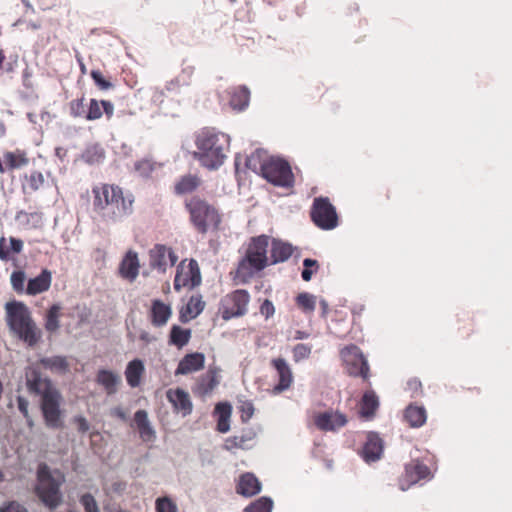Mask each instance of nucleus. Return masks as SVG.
<instances>
[{
    "mask_svg": "<svg viewBox=\"0 0 512 512\" xmlns=\"http://www.w3.org/2000/svg\"><path fill=\"white\" fill-rule=\"evenodd\" d=\"M76 422L78 423V430L82 433H85L89 430V423L84 417L76 418Z\"/></svg>",
    "mask_w": 512,
    "mask_h": 512,
    "instance_id": "0e129e2a",
    "label": "nucleus"
},
{
    "mask_svg": "<svg viewBox=\"0 0 512 512\" xmlns=\"http://www.w3.org/2000/svg\"><path fill=\"white\" fill-rule=\"evenodd\" d=\"M191 338V330L173 325L169 334V343L178 347H184Z\"/></svg>",
    "mask_w": 512,
    "mask_h": 512,
    "instance_id": "72a5a7b5",
    "label": "nucleus"
},
{
    "mask_svg": "<svg viewBox=\"0 0 512 512\" xmlns=\"http://www.w3.org/2000/svg\"><path fill=\"white\" fill-rule=\"evenodd\" d=\"M263 177L270 183L291 187L294 183V176L288 162L281 159H270L261 166Z\"/></svg>",
    "mask_w": 512,
    "mask_h": 512,
    "instance_id": "f8f14e48",
    "label": "nucleus"
},
{
    "mask_svg": "<svg viewBox=\"0 0 512 512\" xmlns=\"http://www.w3.org/2000/svg\"><path fill=\"white\" fill-rule=\"evenodd\" d=\"M91 77L94 81V83L102 90H108L112 87V83L108 80H106L102 73L98 70H93L91 72Z\"/></svg>",
    "mask_w": 512,
    "mask_h": 512,
    "instance_id": "3c124183",
    "label": "nucleus"
},
{
    "mask_svg": "<svg viewBox=\"0 0 512 512\" xmlns=\"http://www.w3.org/2000/svg\"><path fill=\"white\" fill-rule=\"evenodd\" d=\"M82 158L88 164L99 163L104 159V150L98 144L89 146L82 154Z\"/></svg>",
    "mask_w": 512,
    "mask_h": 512,
    "instance_id": "4c0bfd02",
    "label": "nucleus"
},
{
    "mask_svg": "<svg viewBox=\"0 0 512 512\" xmlns=\"http://www.w3.org/2000/svg\"><path fill=\"white\" fill-rule=\"evenodd\" d=\"M404 418L411 427L418 428L425 424L427 412L423 406L410 404L405 409Z\"/></svg>",
    "mask_w": 512,
    "mask_h": 512,
    "instance_id": "7c9ffc66",
    "label": "nucleus"
},
{
    "mask_svg": "<svg viewBox=\"0 0 512 512\" xmlns=\"http://www.w3.org/2000/svg\"><path fill=\"white\" fill-rule=\"evenodd\" d=\"M80 503L83 506L85 512H100L96 499L90 493H84L80 497Z\"/></svg>",
    "mask_w": 512,
    "mask_h": 512,
    "instance_id": "de8ad7c7",
    "label": "nucleus"
},
{
    "mask_svg": "<svg viewBox=\"0 0 512 512\" xmlns=\"http://www.w3.org/2000/svg\"><path fill=\"white\" fill-rule=\"evenodd\" d=\"M151 319L152 323L156 326H160V299H154L151 307Z\"/></svg>",
    "mask_w": 512,
    "mask_h": 512,
    "instance_id": "6e6d98bb",
    "label": "nucleus"
},
{
    "mask_svg": "<svg viewBox=\"0 0 512 512\" xmlns=\"http://www.w3.org/2000/svg\"><path fill=\"white\" fill-rule=\"evenodd\" d=\"M10 248L6 247L5 237L0 238V259L2 261H8L10 258L9 253L19 254L23 250L24 243L21 239L10 237L9 238Z\"/></svg>",
    "mask_w": 512,
    "mask_h": 512,
    "instance_id": "f704fd0d",
    "label": "nucleus"
},
{
    "mask_svg": "<svg viewBox=\"0 0 512 512\" xmlns=\"http://www.w3.org/2000/svg\"><path fill=\"white\" fill-rule=\"evenodd\" d=\"M36 478V495L49 510H55L63 501L61 486L65 482L64 474L58 469L52 470L46 463H40Z\"/></svg>",
    "mask_w": 512,
    "mask_h": 512,
    "instance_id": "423d86ee",
    "label": "nucleus"
},
{
    "mask_svg": "<svg viewBox=\"0 0 512 512\" xmlns=\"http://www.w3.org/2000/svg\"><path fill=\"white\" fill-rule=\"evenodd\" d=\"M273 502L267 497H261L248 505L244 512H271Z\"/></svg>",
    "mask_w": 512,
    "mask_h": 512,
    "instance_id": "a19ab883",
    "label": "nucleus"
},
{
    "mask_svg": "<svg viewBox=\"0 0 512 512\" xmlns=\"http://www.w3.org/2000/svg\"><path fill=\"white\" fill-rule=\"evenodd\" d=\"M101 104L103 106L104 112L108 117H111L113 115L114 106L111 102L102 100Z\"/></svg>",
    "mask_w": 512,
    "mask_h": 512,
    "instance_id": "69168bd1",
    "label": "nucleus"
},
{
    "mask_svg": "<svg viewBox=\"0 0 512 512\" xmlns=\"http://www.w3.org/2000/svg\"><path fill=\"white\" fill-rule=\"evenodd\" d=\"M29 217H31L32 219H34V218L39 219L38 213L28 214L27 212L21 210L16 214V220H21L22 218H26L27 222H29Z\"/></svg>",
    "mask_w": 512,
    "mask_h": 512,
    "instance_id": "338daca9",
    "label": "nucleus"
},
{
    "mask_svg": "<svg viewBox=\"0 0 512 512\" xmlns=\"http://www.w3.org/2000/svg\"><path fill=\"white\" fill-rule=\"evenodd\" d=\"M0 512H29L27 507L17 500L5 501L0 506Z\"/></svg>",
    "mask_w": 512,
    "mask_h": 512,
    "instance_id": "09e8293b",
    "label": "nucleus"
},
{
    "mask_svg": "<svg viewBox=\"0 0 512 512\" xmlns=\"http://www.w3.org/2000/svg\"><path fill=\"white\" fill-rule=\"evenodd\" d=\"M383 452L382 439L376 433H369L362 450V457L366 462H374L380 459Z\"/></svg>",
    "mask_w": 512,
    "mask_h": 512,
    "instance_id": "aec40b11",
    "label": "nucleus"
},
{
    "mask_svg": "<svg viewBox=\"0 0 512 512\" xmlns=\"http://www.w3.org/2000/svg\"><path fill=\"white\" fill-rule=\"evenodd\" d=\"M379 408V399L373 390L364 392L360 401V415L366 419H372Z\"/></svg>",
    "mask_w": 512,
    "mask_h": 512,
    "instance_id": "bb28decb",
    "label": "nucleus"
},
{
    "mask_svg": "<svg viewBox=\"0 0 512 512\" xmlns=\"http://www.w3.org/2000/svg\"><path fill=\"white\" fill-rule=\"evenodd\" d=\"M171 315V309L168 305L162 303V324H164Z\"/></svg>",
    "mask_w": 512,
    "mask_h": 512,
    "instance_id": "774afa93",
    "label": "nucleus"
},
{
    "mask_svg": "<svg viewBox=\"0 0 512 512\" xmlns=\"http://www.w3.org/2000/svg\"><path fill=\"white\" fill-rule=\"evenodd\" d=\"M25 383L29 393L40 397L39 408L48 429L59 430L65 426V411L61 408L63 396L52 380L44 377L37 366L25 370Z\"/></svg>",
    "mask_w": 512,
    "mask_h": 512,
    "instance_id": "f257e3e1",
    "label": "nucleus"
},
{
    "mask_svg": "<svg viewBox=\"0 0 512 512\" xmlns=\"http://www.w3.org/2000/svg\"><path fill=\"white\" fill-rule=\"evenodd\" d=\"M200 185V179L195 175L183 176L175 185L178 194L191 193Z\"/></svg>",
    "mask_w": 512,
    "mask_h": 512,
    "instance_id": "c9c22d12",
    "label": "nucleus"
},
{
    "mask_svg": "<svg viewBox=\"0 0 512 512\" xmlns=\"http://www.w3.org/2000/svg\"><path fill=\"white\" fill-rule=\"evenodd\" d=\"M292 254L293 247L291 244L277 239L272 240L270 264L287 261Z\"/></svg>",
    "mask_w": 512,
    "mask_h": 512,
    "instance_id": "cd10ccee",
    "label": "nucleus"
},
{
    "mask_svg": "<svg viewBox=\"0 0 512 512\" xmlns=\"http://www.w3.org/2000/svg\"><path fill=\"white\" fill-rule=\"evenodd\" d=\"M112 415L116 416L117 418H119L122 421H127L128 420L127 412L124 409H122L121 407H115L112 410Z\"/></svg>",
    "mask_w": 512,
    "mask_h": 512,
    "instance_id": "e2e57ef3",
    "label": "nucleus"
},
{
    "mask_svg": "<svg viewBox=\"0 0 512 512\" xmlns=\"http://www.w3.org/2000/svg\"><path fill=\"white\" fill-rule=\"evenodd\" d=\"M205 356L195 352L185 355L179 362L176 374L186 375L201 370L204 367Z\"/></svg>",
    "mask_w": 512,
    "mask_h": 512,
    "instance_id": "412c9836",
    "label": "nucleus"
},
{
    "mask_svg": "<svg viewBox=\"0 0 512 512\" xmlns=\"http://www.w3.org/2000/svg\"><path fill=\"white\" fill-rule=\"evenodd\" d=\"M6 318L9 329L29 347H34L41 339L42 332L36 326L28 307L18 301L6 303Z\"/></svg>",
    "mask_w": 512,
    "mask_h": 512,
    "instance_id": "20e7f679",
    "label": "nucleus"
},
{
    "mask_svg": "<svg viewBox=\"0 0 512 512\" xmlns=\"http://www.w3.org/2000/svg\"><path fill=\"white\" fill-rule=\"evenodd\" d=\"M44 182L43 175L40 172H32L29 177V185L33 190H37Z\"/></svg>",
    "mask_w": 512,
    "mask_h": 512,
    "instance_id": "13d9d810",
    "label": "nucleus"
},
{
    "mask_svg": "<svg viewBox=\"0 0 512 512\" xmlns=\"http://www.w3.org/2000/svg\"><path fill=\"white\" fill-rule=\"evenodd\" d=\"M96 381L102 385L108 395H113L117 391V386L121 384V376L111 370L100 369L97 373Z\"/></svg>",
    "mask_w": 512,
    "mask_h": 512,
    "instance_id": "a878e982",
    "label": "nucleus"
},
{
    "mask_svg": "<svg viewBox=\"0 0 512 512\" xmlns=\"http://www.w3.org/2000/svg\"><path fill=\"white\" fill-rule=\"evenodd\" d=\"M240 412V419L243 423H247L254 415V405L250 400L240 401L238 406Z\"/></svg>",
    "mask_w": 512,
    "mask_h": 512,
    "instance_id": "c03bdc74",
    "label": "nucleus"
},
{
    "mask_svg": "<svg viewBox=\"0 0 512 512\" xmlns=\"http://www.w3.org/2000/svg\"><path fill=\"white\" fill-rule=\"evenodd\" d=\"M271 366L276 370L278 383L273 387V394H280L288 390L294 381L291 367L284 358H273L270 362Z\"/></svg>",
    "mask_w": 512,
    "mask_h": 512,
    "instance_id": "2eb2a0df",
    "label": "nucleus"
},
{
    "mask_svg": "<svg viewBox=\"0 0 512 512\" xmlns=\"http://www.w3.org/2000/svg\"><path fill=\"white\" fill-rule=\"evenodd\" d=\"M256 437V431L251 427H247L242 429L239 435L226 438L223 447L227 451L236 449L247 450L253 447Z\"/></svg>",
    "mask_w": 512,
    "mask_h": 512,
    "instance_id": "f3484780",
    "label": "nucleus"
},
{
    "mask_svg": "<svg viewBox=\"0 0 512 512\" xmlns=\"http://www.w3.org/2000/svg\"><path fill=\"white\" fill-rule=\"evenodd\" d=\"M205 301L200 294L192 295L186 304H184L179 311V320L182 323H187L195 319L202 313L205 308Z\"/></svg>",
    "mask_w": 512,
    "mask_h": 512,
    "instance_id": "6ab92c4d",
    "label": "nucleus"
},
{
    "mask_svg": "<svg viewBox=\"0 0 512 512\" xmlns=\"http://www.w3.org/2000/svg\"><path fill=\"white\" fill-rule=\"evenodd\" d=\"M156 163L151 159L144 158L135 163V170L139 173L140 176L147 178L150 176L151 172L155 169Z\"/></svg>",
    "mask_w": 512,
    "mask_h": 512,
    "instance_id": "37998d69",
    "label": "nucleus"
},
{
    "mask_svg": "<svg viewBox=\"0 0 512 512\" xmlns=\"http://www.w3.org/2000/svg\"><path fill=\"white\" fill-rule=\"evenodd\" d=\"M94 210L106 221L117 222L133 211L134 197L119 186L104 184L93 189Z\"/></svg>",
    "mask_w": 512,
    "mask_h": 512,
    "instance_id": "f03ea898",
    "label": "nucleus"
},
{
    "mask_svg": "<svg viewBox=\"0 0 512 512\" xmlns=\"http://www.w3.org/2000/svg\"><path fill=\"white\" fill-rule=\"evenodd\" d=\"M268 246L269 237L267 235L253 237L250 240L244 257L237 265L236 280L240 283H247L256 273L270 264L267 256Z\"/></svg>",
    "mask_w": 512,
    "mask_h": 512,
    "instance_id": "39448f33",
    "label": "nucleus"
},
{
    "mask_svg": "<svg viewBox=\"0 0 512 512\" xmlns=\"http://www.w3.org/2000/svg\"><path fill=\"white\" fill-rule=\"evenodd\" d=\"M214 413L217 415V431L226 433L230 430V418L232 414V406L228 402L217 403L214 408Z\"/></svg>",
    "mask_w": 512,
    "mask_h": 512,
    "instance_id": "c756f323",
    "label": "nucleus"
},
{
    "mask_svg": "<svg viewBox=\"0 0 512 512\" xmlns=\"http://www.w3.org/2000/svg\"><path fill=\"white\" fill-rule=\"evenodd\" d=\"M312 351V347L308 344H297L294 346L292 353L293 359L295 362H299L301 360L307 359Z\"/></svg>",
    "mask_w": 512,
    "mask_h": 512,
    "instance_id": "a18cd8bd",
    "label": "nucleus"
},
{
    "mask_svg": "<svg viewBox=\"0 0 512 512\" xmlns=\"http://www.w3.org/2000/svg\"><path fill=\"white\" fill-rule=\"evenodd\" d=\"M340 356L350 376L361 377L367 381L370 377V368L360 348L354 344L341 349Z\"/></svg>",
    "mask_w": 512,
    "mask_h": 512,
    "instance_id": "9b49d317",
    "label": "nucleus"
},
{
    "mask_svg": "<svg viewBox=\"0 0 512 512\" xmlns=\"http://www.w3.org/2000/svg\"><path fill=\"white\" fill-rule=\"evenodd\" d=\"M150 264L154 268H160V244H155L150 250Z\"/></svg>",
    "mask_w": 512,
    "mask_h": 512,
    "instance_id": "4d7b16f0",
    "label": "nucleus"
},
{
    "mask_svg": "<svg viewBox=\"0 0 512 512\" xmlns=\"http://www.w3.org/2000/svg\"><path fill=\"white\" fill-rule=\"evenodd\" d=\"M185 207L192 226L199 234L205 235L220 229L222 215L214 205L205 199L193 196L186 201Z\"/></svg>",
    "mask_w": 512,
    "mask_h": 512,
    "instance_id": "0eeeda50",
    "label": "nucleus"
},
{
    "mask_svg": "<svg viewBox=\"0 0 512 512\" xmlns=\"http://www.w3.org/2000/svg\"><path fill=\"white\" fill-rule=\"evenodd\" d=\"M119 272L123 278L130 282L137 278L139 273V260L136 252L129 250L126 253L120 263Z\"/></svg>",
    "mask_w": 512,
    "mask_h": 512,
    "instance_id": "4be33fe9",
    "label": "nucleus"
},
{
    "mask_svg": "<svg viewBox=\"0 0 512 512\" xmlns=\"http://www.w3.org/2000/svg\"><path fill=\"white\" fill-rule=\"evenodd\" d=\"M430 475V469L419 460H412L405 466V472L400 479V488L404 491Z\"/></svg>",
    "mask_w": 512,
    "mask_h": 512,
    "instance_id": "4468645a",
    "label": "nucleus"
},
{
    "mask_svg": "<svg viewBox=\"0 0 512 512\" xmlns=\"http://www.w3.org/2000/svg\"><path fill=\"white\" fill-rule=\"evenodd\" d=\"M260 313L266 319L271 318L275 313L274 304L269 299H265L260 306Z\"/></svg>",
    "mask_w": 512,
    "mask_h": 512,
    "instance_id": "5fc2aeb1",
    "label": "nucleus"
},
{
    "mask_svg": "<svg viewBox=\"0 0 512 512\" xmlns=\"http://www.w3.org/2000/svg\"><path fill=\"white\" fill-rule=\"evenodd\" d=\"M250 294L245 289H236L223 296L219 303L221 318L228 321L232 318L244 316L248 311Z\"/></svg>",
    "mask_w": 512,
    "mask_h": 512,
    "instance_id": "6e6552de",
    "label": "nucleus"
},
{
    "mask_svg": "<svg viewBox=\"0 0 512 512\" xmlns=\"http://www.w3.org/2000/svg\"><path fill=\"white\" fill-rule=\"evenodd\" d=\"M102 116V111L100 109L99 103L95 99L90 100V105L85 115L87 120H96Z\"/></svg>",
    "mask_w": 512,
    "mask_h": 512,
    "instance_id": "603ef678",
    "label": "nucleus"
},
{
    "mask_svg": "<svg viewBox=\"0 0 512 512\" xmlns=\"http://www.w3.org/2000/svg\"><path fill=\"white\" fill-rule=\"evenodd\" d=\"M166 253L171 263V266L175 265L176 262L178 261V256L176 255V253L172 249H167L166 247L162 246V258L165 256Z\"/></svg>",
    "mask_w": 512,
    "mask_h": 512,
    "instance_id": "680f3d73",
    "label": "nucleus"
},
{
    "mask_svg": "<svg viewBox=\"0 0 512 512\" xmlns=\"http://www.w3.org/2000/svg\"><path fill=\"white\" fill-rule=\"evenodd\" d=\"M51 280V272L47 269L42 270L38 276L28 280L26 293L28 295H36L48 290L51 285Z\"/></svg>",
    "mask_w": 512,
    "mask_h": 512,
    "instance_id": "393cba45",
    "label": "nucleus"
},
{
    "mask_svg": "<svg viewBox=\"0 0 512 512\" xmlns=\"http://www.w3.org/2000/svg\"><path fill=\"white\" fill-rule=\"evenodd\" d=\"M195 145L197 151L194 157L208 169H216L221 166L226 157L225 150L228 138L214 129L204 128L196 134Z\"/></svg>",
    "mask_w": 512,
    "mask_h": 512,
    "instance_id": "7ed1b4c3",
    "label": "nucleus"
},
{
    "mask_svg": "<svg viewBox=\"0 0 512 512\" xmlns=\"http://www.w3.org/2000/svg\"><path fill=\"white\" fill-rule=\"evenodd\" d=\"M167 399L177 413L187 416L192 412V402L188 392L183 389H169L166 392Z\"/></svg>",
    "mask_w": 512,
    "mask_h": 512,
    "instance_id": "a211bd4d",
    "label": "nucleus"
},
{
    "mask_svg": "<svg viewBox=\"0 0 512 512\" xmlns=\"http://www.w3.org/2000/svg\"><path fill=\"white\" fill-rule=\"evenodd\" d=\"M311 220L322 230H332L338 226L336 208L328 197H316L310 211Z\"/></svg>",
    "mask_w": 512,
    "mask_h": 512,
    "instance_id": "1a4fd4ad",
    "label": "nucleus"
},
{
    "mask_svg": "<svg viewBox=\"0 0 512 512\" xmlns=\"http://www.w3.org/2000/svg\"><path fill=\"white\" fill-rule=\"evenodd\" d=\"M134 422L138 429L140 438L144 442L154 441L156 439V431L151 426L148 414L145 410H138L134 415Z\"/></svg>",
    "mask_w": 512,
    "mask_h": 512,
    "instance_id": "b1692460",
    "label": "nucleus"
},
{
    "mask_svg": "<svg viewBox=\"0 0 512 512\" xmlns=\"http://www.w3.org/2000/svg\"><path fill=\"white\" fill-rule=\"evenodd\" d=\"M316 298L314 295L303 292L296 297V304L306 313H311L315 310Z\"/></svg>",
    "mask_w": 512,
    "mask_h": 512,
    "instance_id": "ea45409f",
    "label": "nucleus"
},
{
    "mask_svg": "<svg viewBox=\"0 0 512 512\" xmlns=\"http://www.w3.org/2000/svg\"><path fill=\"white\" fill-rule=\"evenodd\" d=\"M304 269L301 273L304 281H310L314 272L319 268L318 262L314 259L306 258L303 261Z\"/></svg>",
    "mask_w": 512,
    "mask_h": 512,
    "instance_id": "49530a36",
    "label": "nucleus"
},
{
    "mask_svg": "<svg viewBox=\"0 0 512 512\" xmlns=\"http://www.w3.org/2000/svg\"><path fill=\"white\" fill-rule=\"evenodd\" d=\"M162 512H177V506L168 497H162Z\"/></svg>",
    "mask_w": 512,
    "mask_h": 512,
    "instance_id": "052dcab7",
    "label": "nucleus"
},
{
    "mask_svg": "<svg viewBox=\"0 0 512 512\" xmlns=\"http://www.w3.org/2000/svg\"><path fill=\"white\" fill-rule=\"evenodd\" d=\"M4 161L9 169H19L28 164V159L23 153L7 152L4 154Z\"/></svg>",
    "mask_w": 512,
    "mask_h": 512,
    "instance_id": "58836bf2",
    "label": "nucleus"
},
{
    "mask_svg": "<svg viewBox=\"0 0 512 512\" xmlns=\"http://www.w3.org/2000/svg\"><path fill=\"white\" fill-rule=\"evenodd\" d=\"M406 391L410 393L412 398L419 397L423 393L422 383L417 378H412L406 383Z\"/></svg>",
    "mask_w": 512,
    "mask_h": 512,
    "instance_id": "8fccbe9b",
    "label": "nucleus"
},
{
    "mask_svg": "<svg viewBox=\"0 0 512 512\" xmlns=\"http://www.w3.org/2000/svg\"><path fill=\"white\" fill-rule=\"evenodd\" d=\"M144 371L145 367L142 360L134 359L130 361L124 372L128 385L132 388L138 387Z\"/></svg>",
    "mask_w": 512,
    "mask_h": 512,
    "instance_id": "c85d7f7f",
    "label": "nucleus"
},
{
    "mask_svg": "<svg viewBox=\"0 0 512 512\" xmlns=\"http://www.w3.org/2000/svg\"><path fill=\"white\" fill-rule=\"evenodd\" d=\"M17 400V406H18V410L21 412V414L23 415V417H28V414L29 413V401L23 397V396H17L16 398Z\"/></svg>",
    "mask_w": 512,
    "mask_h": 512,
    "instance_id": "bf43d9fd",
    "label": "nucleus"
},
{
    "mask_svg": "<svg viewBox=\"0 0 512 512\" xmlns=\"http://www.w3.org/2000/svg\"><path fill=\"white\" fill-rule=\"evenodd\" d=\"M25 280H26V275H25L24 271H22V270L13 271L10 276V282H11V285H12V288L14 289V291H16L17 293L26 292V289L24 287Z\"/></svg>",
    "mask_w": 512,
    "mask_h": 512,
    "instance_id": "79ce46f5",
    "label": "nucleus"
},
{
    "mask_svg": "<svg viewBox=\"0 0 512 512\" xmlns=\"http://www.w3.org/2000/svg\"><path fill=\"white\" fill-rule=\"evenodd\" d=\"M220 369L216 366H210L206 373L198 377L193 388V393L199 397L210 395L220 384Z\"/></svg>",
    "mask_w": 512,
    "mask_h": 512,
    "instance_id": "dca6fc26",
    "label": "nucleus"
},
{
    "mask_svg": "<svg viewBox=\"0 0 512 512\" xmlns=\"http://www.w3.org/2000/svg\"><path fill=\"white\" fill-rule=\"evenodd\" d=\"M84 99H77L71 102V115L74 117L83 116L85 113Z\"/></svg>",
    "mask_w": 512,
    "mask_h": 512,
    "instance_id": "864d4df0",
    "label": "nucleus"
},
{
    "mask_svg": "<svg viewBox=\"0 0 512 512\" xmlns=\"http://www.w3.org/2000/svg\"><path fill=\"white\" fill-rule=\"evenodd\" d=\"M261 490V483L253 473H244L240 476L236 486V492L245 497L258 494Z\"/></svg>",
    "mask_w": 512,
    "mask_h": 512,
    "instance_id": "5701e85b",
    "label": "nucleus"
},
{
    "mask_svg": "<svg viewBox=\"0 0 512 512\" xmlns=\"http://www.w3.org/2000/svg\"><path fill=\"white\" fill-rule=\"evenodd\" d=\"M39 364L52 372L65 373L69 369V363L64 356L43 357Z\"/></svg>",
    "mask_w": 512,
    "mask_h": 512,
    "instance_id": "473e14b6",
    "label": "nucleus"
},
{
    "mask_svg": "<svg viewBox=\"0 0 512 512\" xmlns=\"http://www.w3.org/2000/svg\"><path fill=\"white\" fill-rule=\"evenodd\" d=\"M314 425L323 432H336L345 427L348 423V417L339 410H326L318 412L313 416Z\"/></svg>",
    "mask_w": 512,
    "mask_h": 512,
    "instance_id": "ddd939ff",
    "label": "nucleus"
},
{
    "mask_svg": "<svg viewBox=\"0 0 512 512\" xmlns=\"http://www.w3.org/2000/svg\"><path fill=\"white\" fill-rule=\"evenodd\" d=\"M230 94V106L235 109L242 111L244 110L250 100V91L245 86H238L231 89Z\"/></svg>",
    "mask_w": 512,
    "mask_h": 512,
    "instance_id": "2f4dec72",
    "label": "nucleus"
},
{
    "mask_svg": "<svg viewBox=\"0 0 512 512\" xmlns=\"http://www.w3.org/2000/svg\"><path fill=\"white\" fill-rule=\"evenodd\" d=\"M61 306L59 304H53L46 314L45 328L49 332H55L60 327L59 314Z\"/></svg>",
    "mask_w": 512,
    "mask_h": 512,
    "instance_id": "e433bc0d",
    "label": "nucleus"
},
{
    "mask_svg": "<svg viewBox=\"0 0 512 512\" xmlns=\"http://www.w3.org/2000/svg\"><path fill=\"white\" fill-rule=\"evenodd\" d=\"M202 276L198 262L195 259L182 260L176 269L174 278V289L180 291L182 289L193 290L201 285Z\"/></svg>",
    "mask_w": 512,
    "mask_h": 512,
    "instance_id": "9d476101",
    "label": "nucleus"
}]
</instances>
